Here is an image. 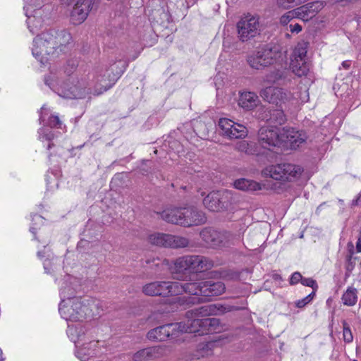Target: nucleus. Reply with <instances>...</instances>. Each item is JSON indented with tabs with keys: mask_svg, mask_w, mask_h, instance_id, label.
Segmentation results:
<instances>
[{
	"mask_svg": "<svg viewBox=\"0 0 361 361\" xmlns=\"http://www.w3.org/2000/svg\"><path fill=\"white\" fill-rule=\"evenodd\" d=\"M72 37L69 32L51 29L37 35L33 39V56L44 65L65 51Z\"/></svg>",
	"mask_w": 361,
	"mask_h": 361,
	"instance_id": "f257e3e1",
	"label": "nucleus"
},
{
	"mask_svg": "<svg viewBox=\"0 0 361 361\" xmlns=\"http://www.w3.org/2000/svg\"><path fill=\"white\" fill-rule=\"evenodd\" d=\"M218 324L219 321L215 319H195L188 320L187 324L182 322L175 324L170 323L151 329L148 331L147 338L151 341L161 342L170 337H176L179 332L194 333L201 336L214 331Z\"/></svg>",
	"mask_w": 361,
	"mask_h": 361,
	"instance_id": "f03ea898",
	"label": "nucleus"
},
{
	"mask_svg": "<svg viewBox=\"0 0 361 361\" xmlns=\"http://www.w3.org/2000/svg\"><path fill=\"white\" fill-rule=\"evenodd\" d=\"M156 214L168 223L183 227L199 226L207 221L204 213L195 207L169 208Z\"/></svg>",
	"mask_w": 361,
	"mask_h": 361,
	"instance_id": "7ed1b4c3",
	"label": "nucleus"
},
{
	"mask_svg": "<svg viewBox=\"0 0 361 361\" xmlns=\"http://www.w3.org/2000/svg\"><path fill=\"white\" fill-rule=\"evenodd\" d=\"M283 52L280 44L270 42L259 47L247 56L250 68L263 70L267 67L283 61Z\"/></svg>",
	"mask_w": 361,
	"mask_h": 361,
	"instance_id": "20e7f679",
	"label": "nucleus"
},
{
	"mask_svg": "<svg viewBox=\"0 0 361 361\" xmlns=\"http://www.w3.org/2000/svg\"><path fill=\"white\" fill-rule=\"evenodd\" d=\"M176 273H199L208 271L214 267V262L202 255H185L174 261Z\"/></svg>",
	"mask_w": 361,
	"mask_h": 361,
	"instance_id": "39448f33",
	"label": "nucleus"
},
{
	"mask_svg": "<svg viewBox=\"0 0 361 361\" xmlns=\"http://www.w3.org/2000/svg\"><path fill=\"white\" fill-rule=\"evenodd\" d=\"M200 235L207 246L213 248L235 245L241 241L240 234L235 235L228 231H219L209 227L204 228Z\"/></svg>",
	"mask_w": 361,
	"mask_h": 361,
	"instance_id": "423d86ee",
	"label": "nucleus"
},
{
	"mask_svg": "<svg viewBox=\"0 0 361 361\" xmlns=\"http://www.w3.org/2000/svg\"><path fill=\"white\" fill-rule=\"evenodd\" d=\"M59 310L64 319L71 322L82 321L91 313L88 305L76 297L68 298V300H62Z\"/></svg>",
	"mask_w": 361,
	"mask_h": 361,
	"instance_id": "0eeeda50",
	"label": "nucleus"
},
{
	"mask_svg": "<svg viewBox=\"0 0 361 361\" xmlns=\"http://www.w3.org/2000/svg\"><path fill=\"white\" fill-rule=\"evenodd\" d=\"M302 172V169L298 165L282 163L267 166L263 169L262 175L276 180L292 181L297 179Z\"/></svg>",
	"mask_w": 361,
	"mask_h": 361,
	"instance_id": "6e6552de",
	"label": "nucleus"
},
{
	"mask_svg": "<svg viewBox=\"0 0 361 361\" xmlns=\"http://www.w3.org/2000/svg\"><path fill=\"white\" fill-rule=\"evenodd\" d=\"M237 37L242 42H247L261 32V23L257 16L246 13L236 23Z\"/></svg>",
	"mask_w": 361,
	"mask_h": 361,
	"instance_id": "1a4fd4ad",
	"label": "nucleus"
},
{
	"mask_svg": "<svg viewBox=\"0 0 361 361\" xmlns=\"http://www.w3.org/2000/svg\"><path fill=\"white\" fill-rule=\"evenodd\" d=\"M118 67V65L114 63L111 66L110 70L104 66H98L95 68L94 79L97 85L99 86V90H95L94 92V95L102 94L114 85L125 70V67L123 65L118 71L116 70V73H114L115 68L117 69Z\"/></svg>",
	"mask_w": 361,
	"mask_h": 361,
	"instance_id": "9d476101",
	"label": "nucleus"
},
{
	"mask_svg": "<svg viewBox=\"0 0 361 361\" xmlns=\"http://www.w3.org/2000/svg\"><path fill=\"white\" fill-rule=\"evenodd\" d=\"M236 308L234 306H231L228 305H221V304H207L204 305H202L199 307H196L191 311H188L186 312V317L188 318L187 322H184L185 323H188V320L192 319H208L206 317L210 316V315H218V314H222L226 312H231L232 310H235ZM210 319L212 318H209ZM216 319V318H214ZM217 320L219 322V320L217 319ZM219 326V324L218 326H216L215 328V330L210 332V334H212L214 332H216ZM209 334V333L208 334Z\"/></svg>",
	"mask_w": 361,
	"mask_h": 361,
	"instance_id": "9b49d317",
	"label": "nucleus"
},
{
	"mask_svg": "<svg viewBox=\"0 0 361 361\" xmlns=\"http://www.w3.org/2000/svg\"><path fill=\"white\" fill-rule=\"evenodd\" d=\"M259 95L265 102L276 106H281L296 99L295 94L290 90L275 86L262 89Z\"/></svg>",
	"mask_w": 361,
	"mask_h": 361,
	"instance_id": "f8f14e48",
	"label": "nucleus"
},
{
	"mask_svg": "<svg viewBox=\"0 0 361 361\" xmlns=\"http://www.w3.org/2000/svg\"><path fill=\"white\" fill-rule=\"evenodd\" d=\"M307 52L306 44L298 43L291 55L290 68L298 77L307 76L310 72V65L307 62Z\"/></svg>",
	"mask_w": 361,
	"mask_h": 361,
	"instance_id": "ddd939ff",
	"label": "nucleus"
},
{
	"mask_svg": "<svg viewBox=\"0 0 361 361\" xmlns=\"http://www.w3.org/2000/svg\"><path fill=\"white\" fill-rule=\"evenodd\" d=\"M25 14L27 16V25L32 32L34 30L32 27H40L44 20V17H47L49 13L45 12L44 0H29L25 6Z\"/></svg>",
	"mask_w": 361,
	"mask_h": 361,
	"instance_id": "4468645a",
	"label": "nucleus"
},
{
	"mask_svg": "<svg viewBox=\"0 0 361 361\" xmlns=\"http://www.w3.org/2000/svg\"><path fill=\"white\" fill-rule=\"evenodd\" d=\"M232 200V195L227 190L212 191L204 198L203 204L212 212H220L227 209Z\"/></svg>",
	"mask_w": 361,
	"mask_h": 361,
	"instance_id": "2eb2a0df",
	"label": "nucleus"
},
{
	"mask_svg": "<svg viewBox=\"0 0 361 361\" xmlns=\"http://www.w3.org/2000/svg\"><path fill=\"white\" fill-rule=\"evenodd\" d=\"M149 242L154 245L171 248H183L191 246L190 242L187 238L160 233L150 235Z\"/></svg>",
	"mask_w": 361,
	"mask_h": 361,
	"instance_id": "dca6fc26",
	"label": "nucleus"
},
{
	"mask_svg": "<svg viewBox=\"0 0 361 361\" xmlns=\"http://www.w3.org/2000/svg\"><path fill=\"white\" fill-rule=\"evenodd\" d=\"M219 127L221 135L230 140L245 138L248 133L245 126L226 118L219 119Z\"/></svg>",
	"mask_w": 361,
	"mask_h": 361,
	"instance_id": "f3484780",
	"label": "nucleus"
},
{
	"mask_svg": "<svg viewBox=\"0 0 361 361\" xmlns=\"http://www.w3.org/2000/svg\"><path fill=\"white\" fill-rule=\"evenodd\" d=\"M283 137L277 129L261 128L258 132V145L263 149L273 150L283 143Z\"/></svg>",
	"mask_w": 361,
	"mask_h": 361,
	"instance_id": "a211bd4d",
	"label": "nucleus"
},
{
	"mask_svg": "<svg viewBox=\"0 0 361 361\" xmlns=\"http://www.w3.org/2000/svg\"><path fill=\"white\" fill-rule=\"evenodd\" d=\"M94 0H78L71 12V21L74 25L82 23L92 8Z\"/></svg>",
	"mask_w": 361,
	"mask_h": 361,
	"instance_id": "6ab92c4d",
	"label": "nucleus"
},
{
	"mask_svg": "<svg viewBox=\"0 0 361 361\" xmlns=\"http://www.w3.org/2000/svg\"><path fill=\"white\" fill-rule=\"evenodd\" d=\"M166 345H156L138 350L133 355V361H150L166 355Z\"/></svg>",
	"mask_w": 361,
	"mask_h": 361,
	"instance_id": "aec40b11",
	"label": "nucleus"
},
{
	"mask_svg": "<svg viewBox=\"0 0 361 361\" xmlns=\"http://www.w3.org/2000/svg\"><path fill=\"white\" fill-rule=\"evenodd\" d=\"M281 137H283V143L285 142L290 145V147L293 149H296L300 146L301 144L304 143L307 137L304 131L296 130L294 128H283Z\"/></svg>",
	"mask_w": 361,
	"mask_h": 361,
	"instance_id": "412c9836",
	"label": "nucleus"
},
{
	"mask_svg": "<svg viewBox=\"0 0 361 361\" xmlns=\"http://www.w3.org/2000/svg\"><path fill=\"white\" fill-rule=\"evenodd\" d=\"M324 7L321 1L308 3L297 9V15L305 21L312 18Z\"/></svg>",
	"mask_w": 361,
	"mask_h": 361,
	"instance_id": "4be33fe9",
	"label": "nucleus"
},
{
	"mask_svg": "<svg viewBox=\"0 0 361 361\" xmlns=\"http://www.w3.org/2000/svg\"><path fill=\"white\" fill-rule=\"evenodd\" d=\"M202 286L203 297L205 298L220 295L226 289L224 283L221 281H202Z\"/></svg>",
	"mask_w": 361,
	"mask_h": 361,
	"instance_id": "5701e85b",
	"label": "nucleus"
},
{
	"mask_svg": "<svg viewBox=\"0 0 361 361\" xmlns=\"http://www.w3.org/2000/svg\"><path fill=\"white\" fill-rule=\"evenodd\" d=\"M59 94L66 99H81L85 97V90L78 85L69 86L68 84L64 83L61 87V90H59Z\"/></svg>",
	"mask_w": 361,
	"mask_h": 361,
	"instance_id": "b1692460",
	"label": "nucleus"
},
{
	"mask_svg": "<svg viewBox=\"0 0 361 361\" xmlns=\"http://www.w3.org/2000/svg\"><path fill=\"white\" fill-rule=\"evenodd\" d=\"M166 281H154L145 284L142 292L146 295L166 297Z\"/></svg>",
	"mask_w": 361,
	"mask_h": 361,
	"instance_id": "393cba45",
	"label": "nucleus"
},
{
	"mask_svg": "<svg viewBox=\"0 0 361 361\" xmlns=\"http://www.w3.org/2000/svg\"><path fill=\"white\" fill-rule=\"evenodd\" d=\"M258 102V97L255 93L246 92L240 94L238 104L246 110H251L257 106Z\"/></svg>",
	"mask_w": 361,
	"mask_h": 361,
	"instance_id": "a878e982",
	"label": "nucleus"
},
{
	"mask_svg": "<svg viewBox=\"0 0 361 361\" xmlns=\"http://www.w3.org/2000/svg\"><path fill=\"white\" fill-rule=\"evenodd\" d=\"M234 186L238 190L245 191H256L261 189L259 183L246 178L236 180L234 182Z\"/></svg>",
	"mask_w": 361,
	"mask_h": 361,
	"instance_id": "bb28decb",
	"label": "nucleus"
},
{
	"mask_svg": "<svg viewBox=\"0 0 361 361\" xmlns=\"http://www.w3.org/2000/svg\"><path fill=\"white\" fill-rule=\"evenodd\" d=\"M287 77V71L284 69H277L270 71L264 77V81L269 84H275L280 80H285Z\"/></svg>",
	"mask_w": 361,
	"mask_h": 361,
	"instance_id": "cd10ccee",
	"label": "nucleus"
},
{
	"mask_svg": "<svg viewBox=\"0 0 361 361\" xmlns=\"http://www.w3.org/2000/svg\"><path fill=\"white\" fill-rule=\"evenodd\" d=\"M269 117L267 121L274 126L283 125L287 121L286 116L281 109H273L269 111Z\"/></svg>",
	"mask_w": 361,
	"mask_h": 361,
	"instance_id": "c85d7f7f",
	"label": "nucleus"
},
{
	"mask_svg": "<svg viewBox=\"0 0 361 361\" xmlns=\"http://www.w3.org/2000/svg\"><path fill=\"white\" fill-rule=\"evenodd\" d=\"M342 302L344 305L352 307L354 306L357 301V290L355 288L350 286L343 293Z\"/></svg>",
	"mask_w": 361,
	"mask_h": 361,
	"instance_id": "c756f323",
	"label": "nucleus"
},
{
	"mask_svg": "<svg viewBox=\"0 0 361 361\" xmlns=\"http://www.w3.org/2000/svg\"><path fill=\"white\" fill-rule=\"evenodd\" d=\"M166 297L178 295L184 293V283L179 281H166Z\"/></svg>",
	"mask_w": 361,
	"mask_h": 361,
	"instance_id": "7c9ffc66",
	"label": "nucleus"
},
{
	"mask_svg": "<svg viewBox=\"0 0 361 361\" xmlns=\"http://www.w3.org/2000/svg\"><path fill=\"white\" fill-rule=\"evenodd\" d=\"M202 287H203L202 281L184 283V293L203 296V290Z\"/></svg>",
	"mask_w": 361,
	"mask_h": 361,
	"instance_id": "2f4dec72",
	"label": "nucleus"
},
{
	"mask_svg": "<svg viewBox=\"0 0 361 361\" xmlns=\"http://www.w3.org/2000/svg\"><path fill=\"white\" fill-rule=\"evenodd\" d=\"M238 149L240 152H243L247 154H261V152L257 149V144L254 142L248 143L246 141L240 142L238 144Z\"/></svg>",
	"mask_w": 361,
	"mask_h": 361,
	"instance_id": "473e14b6",
	"label": "nucleus"
},
{
	"mask_svg": "<svg viewBox=\"0 0 361 361\" xmlns=\"http://www.w3.org/2000/svg\"><path fill=\"white\" fill-rule=\"evenodd\" d=\"M140 40L145 47H152L157 41V36L149 27L145 30V33L140 37Z\"/></svg>",
	"mask_w": 361,
	"mask_h": 361,
	"instance_id": "72a5a7b5",
	"label": "nucleus"
},
{
	"mask_svg": "<svg viewBox=\"0 0 361 361\" xmlns=\"http://www.w3.org/2000/svg\"><path fill=\"white\" fill-rule=\"evenodd\" d=\"M307 0H276V5L283 9H289L300 6Z\"/></svg>",
	"mask_w": 361,
	"mask_h": 361,
	"instance_id": "f704fd0d",
	"label": "nucleus"
},
{
	"mask_svg": "<svg viewBox=\"0 0 361 361\" xmlns=\"http://www.w3.org/2000/svg\"><path fill=\"white\" fill-rule=\"evenodd\" d=\"M214 343L212 342L201 343L197 347L198 355L204 357L212 353V347Z\"/></svg>",
	"mask_w": 361,
	"mask_h": 361,
	"instance_id": "c9c22d12",
	"label": "nucleus"
},
{
	"mask_svg": "<svg viewBox=\"0 0 361 361\" xmlns=\"http://www.w3.org/2000/svg\"><path fill=\"white\" fill-rule=\"evenodd\" d=\"M78 66V60L77 59H68L63 67V71L67 75H71L75 72Z\"/></svg>",
	"mask_w": 361,
	"mask_h": 361,
	"instance_id": "e433bc0d",
	"label": "nucleus"
},
{
	"mask_svg": "<svg viewBox=\"0 0 361 361\" xmlns=\"http://www.w3.org/2000/svg\"><path fill=\"white\" fill-rule=\"evenodd\" d=\"M343 336L345 343H351L353 340V334L350 329L348 324L346 321L343 320Z\"/></svg>",
	"mask_w": 361,
	"mask_h": 361,
	"instance_id": "4c0bfd02",
	"label": "nucleus"
},
{
	"mask_svg": "<svg viewBox=\"0 0 361 361\" xmlns=\"http://www.w3.org/2000/svg\"><path fill=\"white\" fill-rule=\"evenodd\" d=\"M75 295L74 288L70 286L62 287L60 290V295L62 300H68V298H73Z\"/></svg>",
	"mask_w": 361,
	"mask_h": 361,
	"instance_id": "58836bf2",
	"label": "nucleus"
},
{
	"mask_svg": "<svg viewBox=\"0 0 361 361\" xmlns=\"http://www.w3.org/2000/svg\"><path fill=\"white\" fill-rule=\"evenodd\" d=\"M54 138V134L52 131L44 128H40L39 131V139L42 141L47 140L51 142Z\"/></svg>",
	"mask_w": 361,
	"mask_h": 361,
	"instance_id": "ea45409f",
	"label": "nucleus"
},
{
	"mask_svg": "<svg viewBox=\"0 0 361 361\" xmlns=\"http://www.w3.org/2000/svg\"><path fill=\"white\" fill-rule=\"evenodd\" d=\"M315 293L314 291H312L311 293H310L308 295L305 297L304 298L301 300H298L295 302V307L298 308H302L307 304H309L314 298Z\"/></svg>",
	"mask_w": 361,
	"mask_h": 361,
	"instance_id": "a19ab883",
	"label": "nucleus"
},
{
	"mask_svg": "<svg viewBox=\"0 0 361 361\" xmlns=\"http://www.w3.org/2000/svg\"><path fill=\"white\" fill-rule=\"evenodd\" d=\"M295 14H297V12H295L294 11H290L283 14L280 18L281 24L283 25H288V23H291L292 20L294 18Z\"/></svg>",
	"mask_w": 361,
	"mask_h": 361,
	"instance_id": "79ce46f5",
	"label": "nucleus"
},
{
	"mask_svg": "<svg viewBox=\"0 0 361 361\" xmlns=\"http://www.w3.org/2000/svg\"><path fill=\"white\" fill-rule=\"evenodd\" d=\"M48 124L51 128H61L62 122L56 115H52L49 118Z\"/></svg>",
	"mask_w": 361,
	"mask_h": 361,
	"instance_id": "37998d69",
	"label": "nucleus"
},
{
	"mask_svg": "<svg viewBox=\"0 0 361 361\" xmlns=\"http://www.w3.org/2000/svg\"><path fill=\"white\" fill-rule=\"evenodd\" d=\"M301 283L305 286L311 287L313 289L314 293L316 292L318 286L317 284L316 281L312 279V278H302Z\"/></svg>",
	"mask_w": 361,
	"mask_h": 361,
	"instance_id": "c03bdc74",
	"label": "nucleus"
},
{
	"mask_svg": "<svg viewBox=\"0 0 361 361\" xmlns=\"http://www.w3.org/2000/svg\"><path fill=\"white\" fill-rule=\"evenodd\" d=\"M302 275L300 272L298 271H295L294 272L292 275H291V277L290 279V285H295V284H297L298 283V282H301L302 281Z\"/></svg>",
	"mask_w": 361,
	"mask_h": 361,
	"instance_id": "a18cd8bd",
	"label": "nucleus"
},
{
	"mask_svg": "<svg viewBox=\"0 0 361 361\" xmlns=\"http://www.w3.org/2000/svg\"><path fill=\"white\" fill-rule=\"evenodd\" d=\"M288 28L293 34H298L302 30V26L299 23L293 22L289 24Z\"/></svg>",
	"mask_w": 361,
	"mask_h": 361,
	"instance_id": "49530a36",
	"label": "nucleus"
},
{
	"mask_svg": "<svg viewBox=\"0 0 361 361\" xmlns=\"http://www.w3.org/2000/svg\"><path fill=\"white\" fill-rule=\"evenodd\" d=\"M352 204L354 206H357V205L361 204V192L359 194L357 197L353 201Z\"/></svg>",
	"mask_w": 361,
	"mask_h": 361,
	"instance_id": "de8ad7c7",
	"label": "nucleus"
},
{
	"mask_svg": "<svg viewBox=\"0 0 361 361\" xmlns=\"http://www.w3.org/2000/svg\"><path fill=\"white\" fill-rule=\"evenodd\" d=\"M350 65H351V61L349 60L344 61L342 63V66L345 69H349V68L350 67Z\"/></svg>",
	"mask_w": 361,
	"mask_h": 361,
	"instance_id": "09e8293b",
	"label": "nucleus"
},
{
	"mask_svg": "<svg viewBox=\"0 0 361 361\" xmlns=\"http://www.w3.org/2000/svg\"><path fill=\"white\" fill-rule=\"evenodd\" d=\"M356 249L358 252H361V240L360 238H358V240L356 243Z\"/></svg>",
	"mask_w": 361,
	"mask_h": 361,
	"instance_id": "8fccbe9b",
	"label": "nucleus"
},
{
	"mask_svg": "<svg viewBox=\"0 0 361 361\" xmlns=\"http://www.w3.org/2000/svg\"><path fill=\"white\" fill-rule=\"evenodd\" d=\"M155 14H159V16L163 15V16H164V17L167 16V14L162 9H159V10L156 11Z\"/></svg>",
	"mask_w": 361,
	"mask_h": 361,
	"instance_id": "3c124183",
	"label": "nucleus"
},
{
	"mask_svg": "<svg viewBox=\"0 0 361 361\" xmlns=\"http://www.w3.org/2000/svg\"><path fill=\"white\" fill-rule=\"evenodd\" d=\"M61 1H62L63 4L68 5L71 3V1L73 0H61Z\"/></svg>",
	"mask_w": 361,
	"mask_h": 361,
	"instance_id": "603ef678",
	"label": "nucleus"
},
{
	"mask_svg": "<svg viewBox=\"0 0 361 361\" xmlns=\"http://www.w3.org/2000/svg\"><path fill=\"white\" fill-rule=\"evenodd\" d=\"M54 146V145L52 143V142H49L48 146H47V149L49 150L50 149H51Z\"/></svg>",
	"mask_w": 361,
	"mask_h": 361,
	"instance_id": "864d4df0",
	"label": "nucleus"
},
{
	"mask_svg": "<svg viewBox=\"0 0 361 361\" xmlns=\"http://www.w3.org/2000/svg\"><path fill=\"white\" fill-rule=\"evenodd\" d=\"M4 358L3 357V352L2 350L0 348V361H4Z\"/></svg>",
	"mask_w": 361,
	"mask_h": 361,
	"instance_id": "5fc2aeb1",
	"label": "nucleus"
},
{
	"mask_svg": "<svg viewBox=\"0 0 361 361\" xmlns=\"http://www.w3.org/2000/svg\"><path fill=\"white\" fill-rule=\"evenodd\" d=\"M37 256H38L39 257L42 258V257H44V254H43L42 252L39 251V252H37Z\"/></svg>",
	"mask_w": 361,
	"mask_h": 361,
	"instance_id": "6e6d98bb",
	"label": "nucleus"
},
{
	"mask_svg": "<svg viewBox=\"0 0 361 361\" xmlns=\"http://www.w3.org/2000/svg\"><path fill=\"white\" fill-rule=\"evenodd\" d=\"M323 204H324V203L321 204L317 207V212H318V211L321 209V207L323 206Z\"/></svg>",
	"mask_w": 361,
	"mask_h": 361,
	"instance_id": "4d7b16f0",
	"label": "nucleus"
},
{
	"mask_svg": "<svg viewBox=\"0 0 361 361\" xmlns=\"http://www.w3.org/2000/svg\"><path fill=\"white\" fill-rule=\"evenodd\" d=\"M30 231L35 235V228H31Z\"/></svg>",
	"mask_w": 361,
	"mask_h": 361,
	"instance_id": "13d9d810",
	"label": "nucleus"
},
{
	"mask_svg": "<svg viewBox=\"0 0 361 361\" xmlns=\"http://www.w3.org/2000/svg\"><path fill=\"white\" fill-rule=\"evenodd\" d=\"M153 20H155L157 23H159V20L156 19L155 17H153Z\"/></svg>",
	"mask_w": 361,
	"mask_h": 361,
	"instance_id": "bf43d9fd",
	"label": "nucleus"
},
{
	"mask_svg": "<svg viewBox=\"0 0 361 361\" xmlns=\"http://www.w3.org/2000/svg\"><path fill=\"white\" fill-rule=\"evenodd\" d=\"M42 120H44V118H43L42 116V115H40L39 121H42Z\"/></svg>",
	"mask_w": 361,
	"mask_h": 361,
	"instance_id": "052dcab7",
	"label": "nucleus"
},
{
	"mask_svg": "<svg viewBox=\"0 0 361 361\" xmlns=\"http://www.w3.org/2000/svg\"><path fill=\"white\" fill-rule=\"evenodd\" d=\"M286 37H290V35H289L288 33H286Z\"/></svg>",
	"mask_w": 361,
	"mask_h": 361,
	"instance_id": "680f3d73",
	"label": "nucleus"
},
{
	"mask_svg": "<svg viewBox=\"0 0 361 361\" xmlns=\"http://www.w3.org/2000/svg\"><path fill=\"white\" fill-rule=\"evenodd\" d=\"M360 240H361V229L360 230Z\"/></svg>",
	"mask_w": 361,
	"mask_h": 361,
	"instance_id": "e2e57ef3",
	"label": "nucleus"
},
{
	"mask_svg": "<svg viewBox=\"0 0 361 361\" xmlns=\"http://www.w3.org/2000/svg\"><path fill=\"white\" fill-rule=\"evenodd\" d=\"M43 109H44V106H43L41 108V111H42Z\"/></svg>",
	"mask_w": 361,
	"mask_h": 361,
	"instance_id": "0e129e2a",
	"label": "nucleus"
},
{
	"mask_svg": "<svg viewBox=\"0 0 361 361\" xmlns=\"http://www.w3.org/2000/svg\"><path fill=\"white\" fill-rule=\"evenodd\" d=\"M353 361H357V360H353Z\"/></svg>",
	"mask_w": 361,
	"mask_h": 361,
	"instance_id": "69168bd1",
	"label": "nucleus"
}]
</instances>
